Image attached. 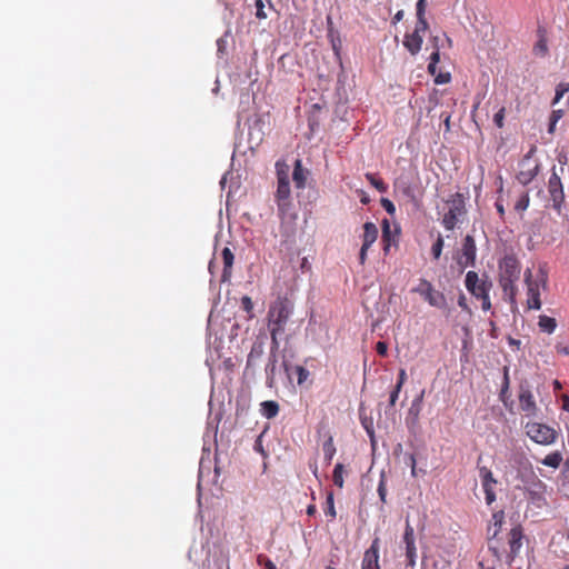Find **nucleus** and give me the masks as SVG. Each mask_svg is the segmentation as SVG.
I'll return each instance as SVG.
<instances>
[{"label":"nucleus","mask_w":569,"mask_h":569,"mask_svg":"<svg viewBox=\"0 0 569 569\" xmlns=\"http://www.w3.org/2000/svg\"><path fill=\"white\" fill-rule=\"evenodd\" d=\"M261 437H262V435H260V436L257 438V440L254 441V446H253V448H254V450H256V451H258V452H260V453H262V455L264 456L266 453H264V450H263V447H262V440H261Z\"/></svg>","instance_id":"nucleus-61"},{"label":"nucleus","mask_w":569,"mask_h":569,"mask_svg":"<svg viewBox=\"0 0 569 569\" xmlns=\"http://www.w3.org/2000/svg\"><path fill=\"white\" fill-rule=\"evenodd\" d=\"M309 176V170L302 167V162L300 159L295 161L292 180L297 189H303L306 187L307 178Z\"/></svg>","instance_id":"nucleus-21"},{"label":"nucleus","mask_w":569,"mask_h":569,"mask_svg":"<svg viewBox=\"0 0 569 569\" xmlns=\"http://www.w3.org/2000/svg\"><path fill=\"white\" fill-rule=\"evenodd\" d=\"M509 389H510V378H509V367H503V379L502 385L500 389L499 397L505 402L506 398L509 397Z\"/></svg>","instance_id":"nucleus-37"},{"label":"nucleus","mask_w":569,"mask_h":569,"mask_svg":"<svg viewBox=\"0 0 569 569\" xmlns=\"http://www.w3.org/2000/svg\"><path fill=\"white\" fill-rule=\"evenodd\" d=\"M281 367L289 382H292L293 377H296L299 386L303 385L310 375L305 367L291 365L286 355L281 357Z\"/></svg>","instance_id":"nucleus-12"},{"label":"nucleus","mask_w":569,"mask_h":569,"mask_svg":"<svg viewBox=\"0 0 569 569\" xmlns=\"http://www.w3.org/2000/svg\"><path fill=\"white\" fill-rule=\"evenodd\" d=\"M538 326L541 331L550 335L556 330L557 322L555 318L542 315L539 317Z\"/></svg>","instance_id":"nucleus-34"},{"label":"nucleus","mask_w":569,"mask_h":569,"mask_svg":"<svg viewBox=\"0 0 569 569\" xmlns=\"http://www.w3.org/2000/svg\"><path fill=\"white\" fill-rule=\"evenodd\" d=\"M343 470H345V467L342 463H337L333 469V475H332L333 483L339 488L343 487V476H342Z\"/></svg>","instance_id":"nucleus-40"},{"label":"nucleus","mask_w":569,"mask_h":569,"mask_svg":"<svg viewBox=\"0 0 569 569\" xmlns=\"http://www.w3.org/2000/svg\"><path fill=\"white\" fill-rule=\"evenodd\" d=\"M380 539L376 537L371 546L365 551L361 569H381L379 565Z\"/></svg>","instance_id":"nucleus-16"},{"label":"nucleus","mask_w":569,"mask_h":569,"mask_svg":"<svg viewBox=\"0 0 569 569\" xmlns=\"http://www.w3.org/2000/svg\"><path fill=\"white\" fill-rule=\"evenodd\" d=\"M563 116V111L561 109L552 110L549 120L553 123H557Z\"/></svg>","instance_id":"nucleus-58"},{"label":"nucleus","mask_w":569,"mask_h":569,"mask_svg":"<svg viewBox=\"0 0 569 569\" xmlns=\"http://www.w3.org/2000/svg\"><path fill=\"white\" fill-rule=\"evenodd\" d=\"M241 307L247 312L249 319H252L254 317L253 302L249 296H243L241 298Z\"/></svg>","instance_id":"nucleus-43"},{"label":"nucleus","mask_w":569,"mask_h":569,"mask_svg":"<svg viewBox=\"0 0 569 569\" xmlns=\"http://www.w3.org/2000/svg\"><path fill=\"white\" fill-rule=\"evenodd\" d=\"M402 540H403V543L406 547L407 567L413 568L416 566L418 556H417L415 530L408 519L406 521V528H405Z\"/></svg>","instance_id":"nucleus-9"},{"label":"nucleus","mask_w":569,"mask_h":569,"mask_svg":"<svg viewBox=\"0 0 569 569\" xmlns=\"http://www.w3.org/2000/svg\"><path fill=\"white\" fill-rule=\"evenodd\" d=\"M477 257V247L475 238L467 234L462 242L461 256L458 259V264L465 269L467 267H475Z\"/></svg>","instance_id":"nucleus-8"},{"label":"nucleus","mask_w":569,"mask_h":569,"mask_svg":"<svg viewBox=\"0 0 569 569\" xmlns=\"http://www.w3.org/2000/svg\"><path fill=\"white\" fill-rule=\"evenodd\" d=\"M256 7V18L259 20H263L267 18V13L264 11V3L262 0H256L254 2Z\"/></svg>","instance_id":"nucleus-51"},{"label":"nucleus","mask_w":569,"mask_h":569,"mask_svg":"<svg viewBox=\"0 0 569 569\" xmlns=\"http://www.w3.org/2000/svg\"><path fill=\"white\" fill-rule=\"evenodd\" d=\"M412 291L420 295L432 307L443 309L447 306L445 295L435 290L432 283L427 279H420L418 287Z\"/></svg>","instance_id":"nucleus-6"},{"label":"nucleus","mask_w":569,"mask_h":569,"mask_svg":"<svg viewBox=\"0 0 569 569\" xmlns=\"http://www.w3.org/2000/svg\"><path fill=\"white\" fill-rule=\"evenodd\" d=\"M465 284L467 290L473 296L479 297L480 289H486V291H490L492 288L491 281L486 279H480L476 271H468L466 274Z\"/></svg>","instance_id":"nucleus-14"},{"label":"nucleus","mask_w":569,"mask_h":569,"mask_svg":"<svg viewBox=\"0 0 569 569\" xmlns=\"http://www.w3.org/2000/svg\"><path fill=\"white\" fill-rule=\"evenodd\" d=\"M423 395H425V391L422 390L420 392L419 396H417L412 402H411V406L408 410V419H412V422L416 423L419 419V415H420V411H421V407H422V401H423Z\"/></svg>","instance_id":"nucleus-27"},{"label":"nucleus","mask_w":569,"mask_h":569,"mask_svg":"<svg viewBox=\"0 0 569 569\" xmlns=\"http://www.w3.org/2000/svg\"><path fill=\"white\" fill-rule=\"evenodd\" d=\"M407 458H408L409 465L411 467V475L413 477H416L417 473H416V458H415V455L413 453H408Z\"/></svg>","instance_id":"nucleus-60"},{"label":"nucleus","mask_w":569,"mask_h":569,"mask_svg":"<svg viewBox=\"0 0 569 569\" xmlns=\"http://www.w3.org/2000/svg\"><path fill=\"white\" fill-rule=\"evenodd\" d=\"M400 188H401L402 193L406 197H408L412 201L417 202V197H416V193H415V189L412 188V186L410 183H401Z\"/></svg>","instance_id":"nucleus-49"},{"label":"nucleus","mask_w":569,"mask_h":569,"mask_svg":"<svg viewBox=\"0 0 569 569\" xmlns=\"http://www.w3.org/2000/svg\"><path fill=\"white\" fill-rule=\"evenodd\" d=\"M367 181L376 188L379 192H387L388 191V184L378 177L376 173L367 172L365 174Z\"/></svg>","instance_id":"nucleus-33"},{"label":"nucleus","mask_w":569,"mask_h":569,"mask_svg":"<svg viewBox=\"0 0 569 569\" xmlns=\"http://www.w3.org/2000/svg\"><path fill=\"white\" fill-rule=\"evenodd\" d=\"M422 42H423V39H422L421 34H419L417 32L407 33L403 39V47L412 56H416L421 50Z\"/></svg>","instance_id":"nucleus-22"},{"label":"nucleus","mask_w":569,"mask_h":569,"mask_svg":"<svg viewBox=\"0 0 569 569\" xmlns=\"http://www.w3.org/2000/svg\"><path fill=\"white\" fill-rule=\"evenodd\" d=\"M443 249V238L441 234H438L437 240L431 247V254L435 260H438L441 256Z\"/></svg>","instance_id":"nucleus-41"},{"label":"nucleus","mask_w":569,"mask_h":569,"mask_svg":"<svg viewBox=\"0 0 569 569\" xmlns=\"http://www.w3.org/2000/svg\"><path fill=\"white\" fill-rule=\"evenodd\" d=\"M528 288V299L527 305L529 309L539 310L541 308L540 292H539V283L527 286Z\"/></svg>","instance_id":"nucleus-26"},{"label":"nucleus","mask_w":569,"mask_h":569,"mask_svg":"<svg viewBox=\"0 0 569 569\" xmlns=\"http://www.w3.org/2000/svg\"><path fill=\"white\" fill-rule=\"evenodd\" d=\"M297 219L298 218L280 219V246L287 249L291 248L296 242Z\"/></svg>","instance_id":"nucleus-11"},{"label":"nucleus","mask_w":569,"mask_h":569,"mask_svg":"<svg viewBox=\"0 0 569 569\" xmlns=\"http://www.w3.org/2000/svg\"><path fill=\"white\" fill-rule=\"evenodd\" d=\"M499 279L519 280L520 264L513 256H506L499 266Z\"/></svg>","instance_id":"nucleus-13"},{"label":"nucleus","mask_w":569,"mask_h":569,"mask_svg":"<svg viewBox=\"0 0 569 569\" xmlns=\"http://www.w3.org/2000/svg\"><path fill=\"white\" fill-rule=\"evenodd\" d=\"M260 412L267 419H272L279 413V405L277 401L267 400L261 402Z\"/></svg>","instance_id":"nucleus-28"},{"label":"nucleus","mask_w":569,"mask_h":569,"mask_svg":"<svg viewBox=\"0 0 569 569\" xmlns=\"http://www.w3.org/2000/svg\"><path fill=\"white\" fill-rule=\"evenodd\" d=\"M292 313L293 303L287 298H279L270 306L267 318L271 343L280 345Z\"/></svg>","instance_id":"nucleus-1"},{"label":"nucleus","mask_w":569,"mask_h":569,"mask_svg":"<svg viewBox=\"0 0 569 569\" xmlns=\"http://www.w3.org/2000/svg\"><path fill=\"white\" fill-rule=\"evenodd\" d=\"M450 80H451V76L449 72H438L435 76V83H437V84H445V83L450 82Z\"/></svg>","instance_id":"nucleus-54"},{"label":"nucleus","mask_w":569,"mask_h":569,"mask_svg":"<svg viewBox=\"0 0 569 569\" xmlns=\"http://www.w3.org/2000/svg\"><path fill=\"white\" fill-rule=\"evenodd\" d=\"M406 380H407V372L405 369H400L396 387H399L401 389L403 383L406 382Z\"/></svg>","instance_id":"nucleus-59"},{"label":"nucleus","mask_w":569,"mask_h":569,"mask_svg":"<svg viewBox=\"0 0 569 569\" xmlns=\"http://www.w3.org/2000/svg\"><path fill=\"white\" fill-rule=\"evenodd\" d=\"M277 190L274 193V201L291 200L290 180L287 170L281 169L280 163L277 162Z\"/></svg>","instance_id":"nucleus-10"},{"label":"nucleus","mask_w":569,"mask_h":569,"mask_svg":"<svg viewBox=\"0 0 569 569\" xmlns=\"http://www.w3.org/2000/svg\"><path fill=\"white\" fill-rule=\"evenodd\" d=\"M521 170L517 174V180L522 186L529 184L538 174L539 171V164L535 163L531 166L530 161L528 159H523L520 162Z\"/></svg>","instance_id":"nucleus-18"},{"label":"nucleus","mask_w":569,"mask_h":569,"mask_svg":"<svg viewBox=\"0 0 569 569\" xmlns=\"http://www.w3.org/2000/svg\"><path fill=\"white\" fill-rule=\"evenodd\" d=\"M279 358L280 345L271 343L267 362L264 365L266 386L269 389H274L277 387V375L282 369L281 365L279 366Z\"/></svg>","instance_id":"nucleus-3"},{"label":"nucleus","mask_w":569,"mask_h":569,"mask_svg":"<svg viewBox=\"0 0 569 569\" xmlns=\"http://www.w3.org/2000/svg\"><path fill=\"white\" fill-rule=\"evenodd\" d=\"M416 16L417 22L413 32L421 34L429 28V23L426 19V8H416Z\"/></svg>","instance_id":"nucleus-29"},{"label":"nucleus","mask_w":569,"mask_h":569,"mask_svg":"<svg viewBox=\"0 0 569 569\" xmlns=\"http://www.w3.org/2000/svg\"><path fill=\"white\" fill-rule=\"evenodd\" d=\"M322 450H323L325 460L329 465L336 453V447H335L332 437H329L323 442Z\"/></svg>","instance_id":"nucleus-38"},{"label":"nucleus","mask_w":569,"mask_h":569,"mask_svg":"<svg viewBox=\"0 0 569 569\" xmlns=\"http://www.w3.org/2000/svg\"><path fill=\"white\" fill-rule=\"evenodd\" d=\"M530 198L527 192L522 193L520 198L515 203L516 211H525L529 207Z\"/></svg>","instance_id":"nucleus-45"},{"label":"nucleus","mask_w":569,"mask_h":569,"mask_svg":"<svg viewBox=\"0 0 569 569\" xmlns=\"http://www.w3.org/2000/svg\"><path fill=\"white\" fill-rule=\"evenodd\" d=\"M378 238V228L373 222H366L363 224L362 246L369 249Z\"/></svg>","instance_id":"nucleus-23"},{"label":"nucleus","mask_w":569,"mask_h":569,"mask_svg":"<svg viewBox=\"0 0 569 569\" xmlns=\"http://www.w3.org/2000/svg\"><path fill=\"white\" fill-rule=\"evenodd\" d=\"M400 229L396 228L395 231H391L390 223L387 219L382 220V242H383V252L387 254L392 244H396L398 241Z\"/></svg>","instance_id":"nucleus-19"},{"label":"nucleus","mask_w":569,"mask_h":569,"mask_svg":"<svg viewBox=\"0 0 569 569\" xmlns=\"http://www.w3.org/2000/svg\"><path fill=\"white\" fill-rule=\"evenodd\" d=\"M222 260H223V271L221 274V281H228L231 277V268L233 264L234 256L230 248L226 247L223 248L222 252Z\"/></svg>","instance_id":"nucleus-25"},{"label":"nucleus","mask_w":569,"mask_h":569,"mask_svg":"<svg viewBox=\"0 0 569 569\" xmlns=\"http://www.w3.org/2000/svg\"><path fill=\"white\" fill-rule=\"evenodd\" d=\"M538 34H539V39L533 47V52L537 56L543 57L548 52V46H547V39L545 37V30L539 28Z\"/></svg>","instance_id":"nucleus-32"},{"label":"nucleus","mask_w":569,"mask_h":569,"mask_svg":"<svg viewBox=\"0 0 569 569\" xmlns=\"http://www.w3.org/2000/svg\"><path fill=\"white\" fill-rule=\"evenodd\" d=\"M267 340H268L267 333L263 331L259 332L256 336V338L251 345L250 351L247 356L246 368H244L246 376L254 377L258 363L264 353Z\"/></svg>","instance_id":"nucleus-2"},{"label":"nucleus","mask_w":569,"mask_h":569,"mask_svg":"<svg viewBox=\"0 0 569 569\" xmlns=\"http://www.w3.org/2000/svg\"><path fill=\"white\" fill-rule=\"evenodd\" d=\"M432 41L435 42V50L430 54L429 63L438 64L440 61V52H439V46H438V37H433Z\"/></svg>","instance_id":"nucleus-50"},{"label":"nucleus","mask_w":569,"mask_h":569,"mask_svg":"<svg viewBox=\"0 0 569 569\" xmlns=\"http://www.w3.org/2000/svg\"><path fill=\"white\" fill-rule=\"evenodd\" d=\"M550 200L552 201V208L560 214L562 203L565 201L563 187L555 190H549Z\"/></svg>","instance_id":"nucleus-31"},{"label":"nucleus","mask_w":569,"mask_h":569,"mask_svg":"<svg viewBox=\"0 0 569 569\" xmlns=\"http://www.w3.org/2000/svg\"><path fill=\"white\" fill-rule=\"evenodd\" d=\"M479 477L481 479V485L486 495L487 505H491L496 500V492L493 490V486L497 483V480L493 478L491 470L487 467H478Z\"/></svg>","instance_id":"nucleus-15"},{"label":"nucleus","mask_w":569,"mask_h":569,"mask_svg":"<svg viewBox=\"0 0 569 569\" xmlns=\"http://www.w3.org/2000/svg\"><path fill=\"white\" fill-rule=\"evenodd\" d=\"M569 91V82H560L556 87V96L553 98L552 104H556L560 101V99Z\"/></svg>","instance_id":"nucleus-42"},{"label":"nucleus","mask_w":569,"mask_h":569,"mask_svg":"<svg viewBox=\"0 0 569 569\" xmlns=\"http://www.w3.org/2000/svg\"><path fill=\"white\" fill-rule=\"evenodd\" d=\"M543 489H545V485L541 481H538L537 483H535V488L528 490L531 500L538 507H540L541 502L543 501V496H542Z\"/></svg>","instance_id":"nucleus-35"},{"label":"nucleus","mask_w":569,"mask_h":569,"mask_svg":"<svg viewBox=\"0 0 569 569\" xmlns=\"http://www.w3.org/2000/svg\"><path fill=\"white\" fill-rule=\"evenodd\" d=\"M516 280L499 279L500 287L502 288L503 295L509 298L511 302H515L517 287Z\"/></svg>","instance_id":"nucleus-30"},{"label":"nucleus","mask_w":569,"mask_h":569,"mask_svg":"<svg viewBox=\"0 0 569 569\" xmlns=\"http://www.w3.org/2000/svg\"><path fill=\"white\" fill-rule=\"evenodd\" d=\"M447 202L450 204V208L442 218V226L447 230H453L459 217L466 213L465 198L461 193L457 192Z\"/></svg>","instance_id":"nucleus-4"},{"label":"nucleus","mask_w":569,"mask_h":569,"mask_svg":"<svg viewBox=\"0 0 569 569\" xmlns=\"http://www.w3.org/2000/svg\"><path fill=\"white\" fill-rule=\"evenodd\" d=\"M523 531L520 525L511 528L509 532V547L510 552L508 555V563H511L518 556L522 547Z\"/></svg>","instance_id":"nucleus-17"},{"label":"nucleus","mask_w":569,"mask_h":569,"mask_svg":"<svg viewBox=\"0 0 569 569\" xmlns=\"http://www.w3.org/2000/svg\"><path fill=\"white\" fill-rule=\"evenodd\" d=\"M505 520V512L502 510L496 511L488 525L487 536L489 542L495 540L501 531L502 523Z\"/></svg>","instance_id":"nucleus-20"},{"label":"nucleus","mask_w":569,"mask_h":569,"mask_svg":"<svg viewBox=\"0 0 569 569\" xmlns=\"http://www.w3.org/2000/svg\"><path fill=\"white\" fill-rule=\"evenodd\" d=\"M526 432L532 441L545 446L553 443L557 438V432L553 428L539 422H528L526 425Z\"/></svg>","instance_id":"nucleus-5"},{"label":"nucleus","mask_w":569,"mask_h":569,"mask_svg":"<svg viewBox=\"0 0 569 569\" xmlns=\"http://www.w3.org/2000/svg\"><path fill=\"white\" fill-rule=\"evenodd\" d=\"M276 204L279 219L298 218L292 200L278 201Z\"/></svg>","instance_id":"nucleus-24"},{"label":"nucleus","mask_w":569,"mask_h":569,"mask_svg":"<svg viewBox=\"0 0 569 569\" xmlns=\"http://www.w3.org/2000/svg\"><path fill=\"white\" fill-rule=\"evenodd\" d=\"M506 109L501 107L493 116V122L498 128L503 127Z\"/></svg>","instance_id":"nucleus-53"},{"label":"nucleus","mask_w":569,"mask_h":569,"mask_svg":"<svg viewBox=\"0 0 569 569\" xmlns=\"http://www.w3.org/2000/svg\"><path fill=\"white\" fill-rule=\"evenodd\" d=\"M561 187H562L561 179L557 174V172L553 170L551 176H550V178H549V181H548V191L549 190L559 189Z\"/></svg>","instance_id":"nucleus-46"},{"label":"nucleus","mask_w":569,"mask_h":569,"mask_svg":"<svg viewBox=\"0 0 569 569\" xmlns=\"http://www.w3.org/2000/svg\"><path fill=\"white\" fill-rule=\"evenodd\" d=\"M403 14H405L403 10L397 11V13L392 18V23L396 24V23L400 22L403 18Z\"/></svg>","instance_id":"nucleus-63"},{"label":"nucleus","mask_w":569,"mask_h":569,"mask_svg":"<svg viewBox=\"0 0 569 569\" xmlns=\"http://www.w3.org/2000/svg\"><path fill=\"white\" fill-rule=\"evenodd\" d=\"M562 461V456L560 452L556 451L552 453H549L542 460V463L545 466L551 467V468H558Z\"/></svg>","instance_id":"nucleus-39"},{"label":"nucleus","mask_w":569,"mask_h":569,"mask_svg":"<svg viewBox=\"0 0 569 569\" xmlns=\"http://www.w3.org/2000/svg\"><path fill=\"white\" fill-rule=\"evenodd\" d=\"M327 509H326V516L330 517V520H333L336 518V509H335V501H333V493L329 492L327 495L326 499Z\"/></svg>","instance_id":"nucleus-44"},{"label":"nucleus","mask_w":569,"mask_h":569,"mask_svg":"<svg viewBox=\"0 0 569 569\" xmlns=\"http://www.w3.org/2000/svg\"><path fill=\"white\" fill-rule=\"evenodd\" d=\"M380 203L390 216H393L396 213V207L393 202L388 198H381Z\"/></svg>","instance_id":"nucleus-52"},{"label":"nucleus","mask_w":569,"mask_h":569,"mask_svg":"<svg viewBox=\"0 0 569 569\" xmlns=\"http://www.w3.org/2000/svg\"><path fill=\"white\" fill-rule=\"evenodd\" d=\"M377 491H378V496L380 498V501L382 503H385L386 502V497H387V489H386L385 473L383 472L381 473Z\"/></svg>","instance_id":"nucleus-48"},{"label":"nucleus","mask_w":569,"mask_h":569,"mask_svg":"<svg viewBox=\"0 0 569 569\" xmlns=\"http://www.w3.org/2000/svg\"><path fill=\"white\" fill-rule=\"evenodd\" d=\"M458 306L465 310H468L467 299L463 293H461L458 298Z\"/></svg>","instance_id":"nucleus-62"},{"label":"nucleus","mask_w":569,"mask_h":569,"mask_svg":"<svg viewBox=\"0 0 569 569\" xmlns=\"http://www.w3.org/2000/svg\"><path fill=\"white\" fill-rule=\"evenodd\" d=\"M518 399L520 409L526 413L527 417H535L537 415L538 407L531 391V385L527 379H521L519 381Z\"/></svg>","instance_id":"nucleus-7"},{"label":"nucleus","mask_w":569,"mask_h":569,"mask_svg":"<svg viewBox=\"0 0 569 569\" xmlns=\"http://www.w3.org/2000/svg\"><path fill=\"white\" fill-rule=\"evenodd\" d=\"M539 281L542 283V287L546 288L547 287V273L540 269L539 270V280H533L532 279V271L531 269H526L525 271V282L527 286H530V284H537L539 283Z\"/></svg>","instance_id":"nucleus-36"},{"label":"nucleus","mask_w":569,"mask_h":569,"mask_svg":"<svg viewBox=\"0 0 569 569\" xmlns=\"http://www.w3.org/2000/svg\"><path fill=\"white\" fill-rule=\"evenodd\" d=\"M400 391H401V389L399 387L395 386L393 390L390 392V398H389L390 407H393L396 405V401L399 397Z\"/></svg>","instance_id":"nucleus-56"},{"label":"nucleus","mask_w":569,"mask_h":569,"mask_svg":"<svg viewBox=\"0 0 569 569\" xmlns=\"http://www.w3.org/2000/svg\"><path fill=\"white\" fill-rule=\"evenodd\" d=\"M376 350L380 356H386L388 352V345L385 341H378Z\"/></svg>","instance_id":"nucleus-57"},{"label":"nucleus","mask_w":569,"mask_h":569,"mask_svg":"<svg viewBox=\"0 0 569 569\" xmlns=\"http://www.w3.org/2000/svg\"><path fill=\"white\" fill-rule=\"evenodd\" d=\"M562 473L566 480L569 482V460L566 461Z\"/></svg>","instance_id":"nucleus-64"},{"label":"nucleus","mask_w":569,"mask_h":569,"mask_svg":"<svg viewBox=\"0 0 569 569\" xmlns=\"http://www.w3.org/2000/svg\"><path fill=\"white\" fill-rule=\"evenodd\" d=\"M362 426L363 428L366 429L370 440H371V445L372 447L375 446V431H373V428H372V425L371 423H367L366 421H362Z\"/></svg>","instance_id":"nucleus-55"},{"label":"nucleus","mask_w":569,"mask_h":569,"mask_svg":"<svg viewBox=\"0 0 569 569\" xmlns=\"http://www.w3.org/2000/svg\"><path fill=\"white\" fill-rule=\"evenodd\" d=\"M476 298L482 300V303H481L482 310L488 311L491 309L489 291H486V289L482 288V289H480L479 297H476Z\"/></svg>","instance_id":"nucleus-47"}]
</instances>
